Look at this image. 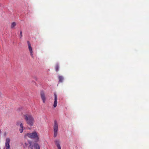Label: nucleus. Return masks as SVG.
Returning <instances> with one entry per match:
<instances>
[{
    "label": "nucleus",
    "mask_w": 149,
    "mask_h": 149,
    "mask_svg": "<svg viewBox=\"0 0 149 149\" xmlns=\"http://www.w3.org/2000/svg\"><path fill=\"white\" fill-rule=\"evenodd\" d=\"M24 117L26 123L30 126H33L34 121L33 116L30 114H26Z\"/></svg>",
    "instance_id": "f257e3e1"
},
{
    "label": "nucleus",
    "mask_w": 149,
    "mask_h": 149,
    "mask_svg": "<svg viewBox=\"0 0 149 149\" xmlns=\"http://www.w3.org/2000/svg\"><path fill=\"white\" fill-rule=\"evenodd\" d=\"M26 136L30 138L35 139V141L36 142L39 141V137L36 131H34L32 133H28L24 136L25 137Z\"/></svg>",
    "instance_id": "f03ea898"
},
{
    "label": "nucleus",
    "mask_w": 149,
    "mask_h": 149,
    "mask_svg": "<svg viewBox=\"0 0 149 149\" xmlns=\"http://www.w3.org/2000/svg\"><path fill=\"white\" fill-rule=\"evenodd\" d=\"M54 129V137H56L57 135V132L58 130V125L57 121L56 120L54 121V126L53 127Z\"/></svg>",
    "instance_id": "7ed1b4c3"
},
{
    "label": "nucleus",
    "mask_w": 149,
    "mask_h": 149,
    "mask_svg": "<svg viewBox=\"0 0 149 149\" xmlns=\"http://www.w3.org/2000/svg\"><path fill=\"white\" fill-rule=\"evenodd\" d=\"M40 96L43 102L45 103L46 101V97L44 91L43 90H41L40 92Z\"/></svg>",
    "instance_id": "20e7f679"
},
{
    "label": "nucleus",
    "mask_w": 149,
    "mask_h": 149,
    "mask_svg": "<svg viewBox=\"0 0 149 149\" xmlns=\"http://www.w3.org/2000/svg\"><path fill=\"white\" fill-rule=\"evenodd\" d=\"M10 140L9 138H7L6 139L5 147L3 149H10Z\"/></svg>",
    "instance_id": "39448f33"
},
{
    "label": "nucleus",
    "mask_w": 149,
    "mask_h": 149,
    "mask_svg": "<svg viewBox=\"0 0 149 149\" xmlns=\"http://www.w3.org/2000/svg\"><path fill=\"white\" fill-rule=\"evenodd\" d=\"M27 43L28 44V48L29 50V51L30 55L31 56H32V57H33V51L32 49V48L31 46V44L30 43L29 41H27Z\"/></svg>",
    "instance_id": "423d86ee"
},
{
    "label": "nucleus",
    "mask_w": 149,
    "mask_h": 149,
    "mask_svg": "<svg viewBox=\"0 0 149 149\" xmlns=\"http://www.w3.org/2000/svg\"><path fill=\"white\" fill-rule=\"evenodd\" d=\"M54 102L53 107L54 108H55L57 106V95L56 93H54Z\"/></svg>",
    "instance_id": "0eeeda50"
},
{
    "label": "nucleus",
    "mask_w": 149,
    "mask_h": 149,
    "mask_svg": "<svg viewBox=\"0 0 149 149\" xmlns=\"http://www.w3.org/2000/svg\"><path fill=\"white\" fill-rule=\"evenodd\" d=\"M54 142L58 148V149H61L59 140L56 139L55 140Z\"/></svg>",
    "instance_id": "6e6552de"
},
{
    "label": "nucleus",
    "mask_w": 149,
    "mask_h": 149,
    "mask_svg": "<svg viewBox=\"0 0 149 149\" xmlns=\"http://www.w3.org/2000/svg\"><path fill=\"white\" fill-rule=\"evenodd\" d=\"M33 148L34 149H40L39 145L37 143H35L33 144Z\"/></svg>",
    "instance_id": "1a4fd4ad"
},
{
    "label": "nucleus",
    "mask_w": 149,
    "mask_h": 149,
    "mask_svg": "<svg viewBox=\"0 0 149 149\" xmlns=\"http://www.w3.org/2000/svg\"><path fill=\"white\" fill-rule=\"evenodd\" d=\"M28 143L29 145L28 147V149H33V147L32 142L30 141H28Z\"/></svg>",
    "instance_id": "9d476101"
},
{
    "label": "nucleus",
    "mask_w": 149,
    "mask_h": 149,
    "mask_svg": "<svg viewBox=\"0 0 149 149\" xmlns=\"http://www.w3.org/2000/svg\"><path fill=\"white\" fill-rule=\"evenodd\" d=\"M54 68L55 71L56 72H58V71L59 68V65L58 63H56L54 66Z\"/></svg>",
    "instance_id": "9b49d317"
},
{
    "label": "nucleus",
    "mask_w": 149,
    "mask_h": 149,
    "mask_svg": "<svg viewBox=\"0 0 149 149\" xmlns=\"http://www.w3.org/2000/svg\"><path fill=\"white\" fill-rule=\"evenodd\" d=\"M20 128L19 129V131L21 133H22L23 132L24 127L22 123L20 124Z\"/></svg>",
    "instance_id": "f8f14e48"
},
{
    "label": "nucleus",
    "mask_w": 149,
    "mask_h": 149,
    "mask_svg": "<svg viewBox=\"0 0 149 149\" xmlns=\"http://www.w3.org/2000/svg\"><path fill=\"white\" fill-rule=\"evenodd\" d=\"M59 79V82H62L64 79L63 77L62 76H59L58 77Z\"/></svg>",
    "instance_id": "ddd939ff"
},
{
    "label": "nucleus",
    "mask_w": 149,
    "mask_h": 149,
    "mask_svg": "<svg viewBox=\"0 0 149 149\" xmlns=\"http://www.w3.org/2000/svg\"><path fill=\"white\" fill-rule=\"evenodd\" d=\"M16 25V23L15 22H13L11 23V28H13Z\"/></svg>",
    "instance_id": "4468645a"
},
{
    "label": "nucleus",
    "mask_w": 149,
    "mask_h": 149,
    "mask_svg": "<svg viewBox=\"0 0 149 149\" xmlns=\"http://www.w3.org/2000/svg\"><path fill=\"white\" fill-rule=\"evenodd\" d=\"M22 123L20 121H18L17 122L16 124L17 126L20 125V124Z\"/></svg>",
    "instance_id": "2eb2a0df"
},
{
    "label": "nucleus",
    "mask_w": 149,
    "mask_h": 149,
    "mask_svg": "<svg viewBox=\"0 0 149 149\" xmlns=\"http://www.w3.org/2000/svg\"><path fill=\"white\" fill-rule=\"evenodd\" d=\"M20 38H21L22 37V31H20Z\"/></svg>",
    "instance_id": "dca6fc26"
},
{
    "label": "nucleus",
    "mask_w": 149,
    "mask_h": 149,
    "mask_svg": "<svg viewBox=\"0 0 149 149\" xmlns=\"http://www.w3.org/2000/svg\"><path fill=\"white\" fill-rule=\"evenodd\" d=\"M25 146L26 147L27 146L28 144L27 143H25Z\"/></svg>",
    "instance_id": "f3484780"
},
{
    "label": "nucleus",
    "mask_w": 149,
    "mask_h": 149,
    "mask_svg": "<svg viewBox=\"0 0 149 149\" xmlns=\"http://www.w3.org/2000/svg\"><path fill=\"white\" fill-rule=\"evenodd\" d=\"M2 95V93L1 92H0V97H1Z\"/></svg>",
    "instance_id": "a211bd4d"
}]
</instances>
